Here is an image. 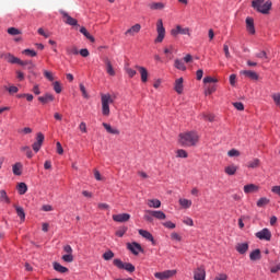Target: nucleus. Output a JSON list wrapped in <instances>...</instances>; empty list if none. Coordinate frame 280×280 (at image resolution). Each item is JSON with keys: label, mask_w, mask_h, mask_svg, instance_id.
Listing matches in <instances>:
<instances>
[{"label": "nucleus", "mask_w": 280, "mask_h": 280, "mask_svg": "<svg viewBox=\"0 0 280 280\" xmlns=\"http://www.w3.org/2000/svg\"><path fill=\"white\" fill-rule=\"evenodd\" d=\"M176 275V270H165L162 272H155L154 277L155 279L165 280V279H172Z\"/></svg>", "instance_id": "obj_8"}, {"label": "nucleus", "mask_w": 280, "mask_h": 280, "mask_svg": "<svg viewBox=\"0 0 280 280\" xmlns=\"http://www.w3.org/2000/svg\"><path fill=\"white\" fill-rule=\"evenodd\" d=\"M80 91L82 93V96L85 98V100H89V93L86 92V88L84 86V84L80 83Z\"/></svg>", "instance_id": "obj_51"}, {"label": "nucleus", "mask_w": 280, "mask_h": 280, "mask_svg": "<svg viewBox=\"0 0 280 280\" xmlns=\"http://www.w3.org/2000/svg\"><path fill=\"white\" fill-rule=\"evenodd\" d=\"M252 8L259 12L260 14H270V10L272 9V1L270 0H253Z\"/></svg>", "instance_id": "obj_2"}, {"label": "nucleus", "mask_w": 280, "mask_h": 280, "mask_svg": "<svg viewBox=\"0 0 280 280\" xmlns=\"http://www.w3.org/2000/svg\"><path fill=\"white\" fill-rule=\"evenodd\" d=\"M21 152H25L27 159H32L34 156V153L28 145L21 147Z\"/></svg>", "instance_id": "obj_39"}, {"label": "nucleus", "mask_w": 280, "mask_h": 280, "mask_svg": "<svg viewBox=\"0 0 280 280\" xmlns=\"http://www.w3.org/2000/svg\"><path fill=\"white\" fill-rule=\"evenodd\" d=\"M18 65H20V67H28V69H34V63L30 60H21L18 62Z\"/></svg>", "instance_id": "obj_42"}, {"label": "nucleus", "mask_w": 280, "mask_h": 280, "mask_svg": "<svg viewBox=\"0 0 280 280\" xmlns=\"http://www.w3.org/2000/svg\"><path fill=\"white\" fill-rule=\"evenodd\" d=\"M141 32V24H135L129 30L125 32L126 36H135V34H139Z\"/></svg>", "instance_id": "obj_17"}, {"label": "nucleus", "mask_w": 280, "mask_h": 280, "mask_svg": "<svg viewBox=\"0 0 280 280\" xmlns=\"http://www.w3.org/2000/svg\"><path fill=\"white\" fill-rule=\"evenodd\" d=\"M194 279L195 280H205V279H207V271H205L203 266L198 267L197 269H195Z\"/></svg>", "instance_id": "obj_11"}, {"label": "nucleus", "mask_w": 280, "mask_h": 280, "mask_svg": "<svg viewBox=\"0 0 280 280\" xmlns=\"http://www.w3.org/2000/svg\"><path fill=\"white\" fill-rule=\"evenodd\" d=\"M174 67L179 71H187V66H185V61H183V59H175Z\"/></svg>", "instance_id": "obj_28"}, {"label": "nucleus", "mask_w": 280, "mask_h": 280, "mask_svg": "<svg viewBox=\"0 0 280 280\" xmlns=\"http://www.w3.org/2000/svg\"><path fill=\"white\" fill-rule=\"evenodd\" d=\"M255 56L260 60H268V55L266 54L265 50H260L259 52H256Z\"/></svg>", "instance_id": "obj_48"}, {"label": "nucleus", "mask_w": 280, "mask_h": 280, "mask_svg": "<svg viewBox=\"0 0 280 280\" xmlns=\"http://www.w3.org/2000/svg\"><path fill=\"white\" fill-rule=\"evenodd\" d=\"M176 156H177V159H187V156H189V154L184 149H178L176 151Z\"/></svg>", "instance_id": "obj_41"}, {"label": "nucleus", "mask_w": 280, "mask_h": 280, "mask_svg": "<svg viewBox=\"0 0 280 280\" xmlns=\"http://www.w3.org/2000/svg\"><path fill=\"white\" fill-rule=\"evenodd\" d=\"M12 172L14 176H21V174H23V164H21V162L15 163L12 167Z\"/></svg>", "instance_id": "obj_26"}, {"label": "nucleus", "mask_w": 280, "mask_h": 280, "mask_svg": "<svg viewBox=\"0 0 280 280\" xmlns=\"http://www.w3.org/2000/svg\"><path fill=\"white\" fill-rule=\"evenodd\" d=\"M44 77L46 78V80H49V82H54V73H51L50 71L44 70Z\"/></svg>", "instance_id": "obj_54"}, {"label": "nucleus", "mask_w": 280, "mask_h": 280, "mask_svg": "<svg viewBox=\"0 0 280 280\" xmlns=\"http://www.w3.org/2000/svg\"><path fill=\"white\" fill-rule=\"evenodd\" d=\"M103 62L105 63L106 73L108 75L115 77L116 72H115V68H113V62H110V59L108 57H105L103 59Z\"/></svg>", "instance_id": "obj_12"}, {"label": "nucleus", "mask_w": 280, "mask_h": 280, "mask_svg": "<svg viewBox=\"0 0 280 280\" xmlns=\"http://www.w3.org/2000/svg\"><path fill=\"white\" fill-rule=\"evenodd\" d=\"M200 141V136L196 131H187L179 135V143L184 148H191L198 144Z\"/></svg>", "instance_id": "obj_1"}, {"label": "nucleus", "mask_w": 280, "mask_h": 280, "mask_svg": "<svg viewBox=\"0 0 280 280\" xmlns=\"http://www.w3.org/2000/svg\"><path fill=\"white\" fill-rule=\"evenodd\" d=\"M63 22L67 24V25H71L72 27H75V25H78V20L73 19L71 15H69V13H67L65 10H60L59 11Z\"/></svg>", "instance_id": "obj_7"}, {"label": "nucleus", "mask_w": 280, "mask_h": 280, "mask_svg": "<svg viewBox=\"0 0 280 280\" xmlns=\"http://www.w3.org/2000/svg\"><path fill=\"white\" fill-rule=\"evenodd\" d=\"M244 194H257L259 191V186L255 184H247L243 188Z\"/></svg>", "instance_id": "obj_16"}, {"label": "nucleus", "mask_w": 280, "mask_h": 280, "mask_svg": "<svg viewBox=\"0 0 280 280\" xmlns=\"http://www.w3.org/2000/svg\"><path fill=\"white\" fill-rule=\"evenodd\" d=\"M150 10H165V3L163 2H151L148 4Z\"/></svg>", "instance_id": "obj_24"}, {"label": "nucleus", "mask_w": 280, "mask_h": 280, "mask_svg": "<svg viewBox=\"0 0 280 280\" xmlns=\"http://www.w3.org/2000/svg\"><path fill=\"white\" fill-rule=\"evenodd\" d=\"M202 117L208 121H214L215 119V116H213V114H203Z\"/></svg>", "instance_id": "obj_62"}, {"label": "nucleus", "mask_w": 280, "mask_h": 280, "mask_svg": "<svg viewBox=\"0 0 280 280\" xmlns=\"http://www.w3.org/2000/svg\"><path fill=\"white\" fill-rule=\"evenodd\" d=\"M22 54H24V56H30L31 58H36V56H37V52L35 50L30 49V48L24 49L22 51Z\"/></svg>", "instance_id": "obj_45"}, {"label": "nucleus", "mask_w": 280, "mask_h": 280, "mask_svg": "<svg viewBox=\"0 0 280 280\" xmlns=\"http://www.w3.org/2000/svg\"><path fill=\"white\" fill-rule=\"evenodd\" d=\"M44 142H45V135H43V132H38L37 136H36L35 143H38L39 145H43Z\"/></svg>", "instance_id": "obj_47"}, {"label": "nucleus", "mask_w": 280, "mask_h": 280, "mask_svg": "<svg viewBox=\"0 0 280 280\" xmlns=\"http://www.w3.org/2000/svg\"><path fill=\"white\" fill-rule=\"evenodd\" d=\"M62 261H66V264H72L73 261V254H65L61 257Z\"/></svg>", "instance_id": "obj_46"}, {"label": "nucleus", "mask_w": 280, "mask_h": 280, "mask_svg": "<svg viewBox=\"0 0 280 280\" xmlns=\"http://www.w3.org/2000/svg\"><path fill=\"white\" fill-rule=\"evenodd\" d=\"M270 203V199L266 198V197H261L258 201H257V207H266V205Z\"/></svg>", "instance_id": "obj_44"}, {"label": "nucleus", "mask_w": 280, "mask_h": 280, "mask_svg": "<svg viewBox=\"0 0 280 280\" xmlns=\"http://www.w3.org/2000/svg\"><path fill=\"white\" fill-rule=\"evenodd\" d=\"M156 32L158 37L155 38V43H161L165 38V26H163V20H158L156 22Z\"/></svg>", "instance_id": "obj_5"}, {"label": "nucleus", "mask_w": 280, "mask_h": 280, "mask_svg": "<svg viewBox=\"0 0 280 280\" xmlns=\"http://www.w3.org/2000/svg\"><path fill=\"white\" fill-rule=\"evenodd\" d=\"M172 36H178V34H182L183 36H189L190 31L189 27H184L180 25H177L175 28H172L171 31Z\"/></svg>", "instance_id": "obj_9"}, {"label": "nucleus", "mask_w": 280, "mask_h": 280, "mask_svg": "<svg viewBox=\"0 0 280 280\" xmlns=\"http://www.w3.org/2000/svg\"><path fill=\"white\" fill-rule=\"evenodd\" d=\"M114 266L116 268H119V270H127V272H135V266L130 262H124L121 259L116 258L113 261Z\"/></svg>", "instance_id": "obj_4"}, {"label": "nucleus", "mask_w": 280, "mask_h": 280, "mask_svg": "<svg viewBox=\"0 0 280 280\" xmlns=\"http://www.w3.org/2000/svg\"><path fill=\"white\" fill-rule=\"evenodd\" d=\"M54 85V91L57 93H62V86L60 85V82L56 81L52 83Z\"/></svg>", "instance_id": "obj_53"}, {"label": "nucleus", "mask_w": 280, "mask_h": 280, "mask_svg": "<svg viewBox=\"0 0 280 280\" xmlns=\"http://www.w3.org/2000/svg\"><path fill=\"white\" fill-rule=\"evenodd\" d=\"M242 75L249 78V80H259V74L253 70H243L241 71Z\"/></svg>", "instance_id": "obj_19"}, {"label": "nucleus", "mask_w": 280, "mask_h": 280, "mask_svg": "<svg viewBox=\"0 0 280 280\" xmlns=\"http://www.w3.org/2000/svg\"><path fill=\"white\" fill-rule=\"evenodd\" d=\"M0 202L10 205V197H8V192H5V190H0Z\"/></svg>", "instance_id": "obj_38"}, {"label": "nucleus", "mask_w": 280, "mask_h": 280, "mask_svg": "<svg viewBox=\"0 0 280 280\" xmlns=\"http://www.w3.org/2000/svg\"><path fill=\"white\" fill-rule=\"evenodd\" d=\"M2 58L8 60L11 65H19V62H20L19 57H15L12 54H4V55H2Z\"/></svg>", "instance_id": "obj_21"}, {"label": "nucleus", "mask_w": 280, "mask_h": 280, "mask_svg": "<svg viewBox=\"0 0 280 280\" xmlns=\"http://www.w3.org/2000/svg\"><path fill=\"white\" fill-rule=\"evenodd\" d=\"M113 257H115V253H113V250H107L103 254V259L105 261H110V259H113Z\"/></svg>", "instance_id": "obj_43"}, {"label": "nucleus", "mask_w": 280, "mask_h": 280, "mask_svg": "<svg viewBox=\"0 0 280 280\" xmlns=\"http://www.w3.org/2000/svg\"><path fill=\"white\" fill-rule=\"evenodd\" d=\"M114 102L115 97H113V95H110L109 93L101 94L102 115L104 117L110 116V104H114Z\"/></svg>", "instance_id": "obj_3"}, {"label": "nucleus", "mask_w": 280, "mask_h": 280, "mask_svg": "<svg viewBox=\"0 0 280 280\" xmlns=\"http://www.w3.org/2000/svg\"><path fill=\"white\" fill-rule=\"evenodd\" d=\"M256 237L258 240H265V242H270V240H272V233L270 230H268V228H265L256 233Z\"/></svg>", "instance_id": "obj_6"}, {"label": "nucleus", "mask_w": 280, "mask_h": 280, "mask_svg": "<svg viewBox=\"0 0 280 280\" xmlns=\"http://www.w3.org/2000/svg\"><path fill=\"white\" fill-rule=\"evenodd\" d=\"M139 235H141V237H144V240H148L149 242H152V245L155 246L156 242L154 241V236H152V233H150L147 230H139Z\"/></svg>", "instance_id": "obj_15"}, {"label": "nucleus", "mask_w": 280, "mask_h": 280, "mask_svg": "<svg viewBox=\"0 0 280 280\" xmlns=\"http://www.w3.org/2000/svg\"><path fill=\"white\" fill-rule=\"evenodd\" d=\"M8 34H10V36H19V34H21V32L16 27H9Z\"/></svg>", "instance_id": "obj_49"}, {"label": "nucleus", "mask_w": 280, "mask_h": 280, "mask_svg": "<svg viewBox=\"0 0 280 280\" xmlns=\"http://www.w3.org/2000/svg\"><path fill=\"white\" fill-rule=\"evenodd\" d=\"M19 132H20V135H21V133H22V135H32L33 129L30 128V127H25V128H23V129H20Z\"/></svg>", "instance_id": "obj_55"}, {"label": "nucleus", "mask_w": 280, "mask_h": 280, "mask_svg": "<svg viewBox=\"0 0 280 280\" xmlns=\"http://www.w3.org/2000/svg\"><path fill=\"white\" fill-rule=\"evenodd\" d=\"M103 127L105 128L106 132H108V135H119V129L114 128L108 122H103Z\"/></svg>", "instance_id": "obj_22"}, {"label": "nucleus", "mask_w": 280, "mask_h": 280, "mask_svg": "<svg viewBox=\"0 0 280 280\" xmlns=\"http://www.w3.org/2000/svg\"><path fill=\"white\" fill-rule=\"evenodd\" d=\"M148 207H150V209H161V200H159V199H149L148 200Z\"/></svg>", "instance_id": "obj_31"}, {"label": "nucleus", "mask_w": 280, "mask_h": 280, "mask_svg": "<svg viewBox=\"0 0 280 280\" xmlns=\"http://www.w3.org/2000/svg\"><path fill=\"white\" fill-rule=\"evenodd\" d=\"M225 174H228V176H235V174L237 173V166H235L234 164L229 165L224 168Z\"/></svg>", "instance_id": "obj_32"}, {"label": "nucleus", "mask_w": 280, "mask_h": 280, "mask_svg": "<svg viewBox=\"0 0 280 280\" xmlns=\"http://www.w3.org/2000/svg\"><path fill=\"white\" fill-rule=\"evenodd\" d=\"M136 69H138L140 75H141V82L145 83L148 82V69L145 67L136 66Z\"/></svg>", "instance_id": "obj_20"}, {"label": "nucleus", "mask_w": 280, "mask_h": 280, "mask_svg": "<svg viewBox=\"0 0 280 280\" xmlns=\"http://www.w3.org/2000/svg\"><path fill=\"white\" fill-rule=\"evenodd\" d=\"M163 226H165V229H176V224L173 223L172 221L164 222Z\"/></svg>", "instance_id": "obj_60"}, {"label": "nucleus", "mask_w": 280, "mask_h": 280, "mask_svg": "<svg viewBox=\"0 0 280 280\" xmlns=\"http://www.w3.org/2000/svg\"><path fill=\"white\" fill-rule=\"evenodd\" d=\"M113 220L114 222H128V220H130V214L128 213L114 214Z\"/></svg>", "instance_id": "obj_18"}, {"label": "nucleus", "mask_w": 280, "mask_h": 280, "mask_svg": "<svg viewBox=\"0 0 280 280\" xmlns=\"http://www.w3.org/2000/svg\"><path fill=\"white\" fill-rule=\"evenodd\" d=\"M229 276H226L225 273H219L215 276L214 280H228Z\"/></svg>", "instance_id": "obj_63"}, {"label": "nucleus", "mask_w": 280, "mask_h": 280, "mask_svg": "<svg viewBox=\"0 0 280 280\" xmlns=\"http://www.w3.org/2000/svg\"><path fill=\"white\" fill-rule=\"evenodd\" d=\"M54 95L49 93L38 97V102H40L42 104H49V102H54Z\"/></svg>", "instance_id": "obj_25"}, {"label": "nucleus", "mask_w": 280, "mask_h": 280, "mask_svg": "<svg viewBox=\"0 0 280 280\" xmlns=\"http://www.w3.org/2000/svg\"><path fill=\"white\" fill-rule=\"evenodd\" d=\"M236 250L240 253V255H246L248 252V243H238L236 245Z\"/></svg>", "instance_id": "obj_23"}, {"label": "nucleus", "mask_w": 280, "mask_h": 280, "mask_svg": "<svg viewBox=\"0 0 280 280\" xmlns=\"http://www.w3.org/2000/svg\"><path fill=\"white\" fill-rule=\"evenodd\" d=\"M272 100H273L276 106H280V93L273 94Z\"/></svg>", "instance_id": "obj_58"}, {"label": "nucleus", "mask_w": 280, "mask_h": 280, "mask_svg": "<svg viewBox=\"0 0 280 280\" xmlns=\"http://www.w3.org/2000/svg\"><path fill=\"white\" fill-rule=\"evenodd\" d=\"M7 91H9L10 95H14L15 93H19V88L11 85L10 88H4Z\"/></svg>", "instance_id": "obj_52"}, {"label": "nucleus", "mask_w": 280, "mask_h": 280, "mask_svg": "<svg viewBox=\"0 0 280 280\" xmlns=\"http://www.w3.org/2000/svg\"><path fill=\"white\" fill-rule=\"evenodd\" d=\"M176 93H178V95H180L183 93V78H179L175 81V86H174Z\"/></svg>", "instance_id": "obj_33"}, {"label": "nucleus", "mask_w": 280, "mask_h": 280, "mask_svg": "<svg viewBox=\"0 0 280 280\" xmlns=\"http://www.w3.org/2000/svg\"><path fill=\"white\" fill-rule=\"evenodd\" d=\"M179 205L183 207V209H189L191 207V200L189 199H179Z\"/></svg>", "instance_id": "obj_40"}, {"label": "nucleus", "mask_w": 280, "mask_h": 280, "mask_svg": "<svg viewBox=\"0 0 280 280\" xmlns=\"http://www.w3.org/2000/svg\"><path fill=\"white\" fill-rule=\"evenodd\" d=\"M206 95H211L212 93H215V85H210L206 89Z\"/></svg>", "instance_id": "obj_59"}, {"label": "nucleus", "mask_w": 280, "mask_h": 280, "mask_svg": "<svg viewBox=\"0 0 280 280\" xmlns=\"http://www.w3.org/2000/svg\"><path fill=\"white\" fill-rule=\"evenodd\" d=\"M261 161L259 159H253L246 164V167H248L249 170H257V167H259Z\"/></svg>", "instance_id": "obj_29"}, {"label": "nucleus", "mask_w": 280, "mask_h": 280, "mask_svg": "<svg viewBox=\"0 0 280 280\" xmlns=\"http://www.w3.org/2000/svg\"><path fill=\"white\" fill-rule=\"evenodd\" d=\"M249 259L252 261H257V259H261V250L255 249L249 254Z\"/></svg>", "instance_id": "obj_34"}, {"label": "nucleus", "mask_w": 280, "mask_h": 280, "mask_svg": "<svg viewBox=\"0 0 280 280\" xmlns=\"http://www.w3.org/2000/svg\"><path fill=\"white\" fill-rule=\"evenodd\" d=\"M126 73L129 78H135L137 75V70H133L132 68H125Z\"/></svg>", "instance_id": "obj_50"}, {"label": "nucleus", "mask_w": 280, "mask_h": 280, "mask_svg": "<svg viewBox=\"0 0 280 280\" xmlns=\"http://www.w3.org/2000/svg\"><path fill=\"white\" fill-rule=\"evenodd\" d=\"M144 213H149V215H152L155 220H165V218H167L161 210H145Z\"/></svg>", "instance_id": "obj_13"}, {"label": "nucleus", "mask_w": 280, "mask_h": 280, "mask_svg": "<svg viewBox=\"0 0 280 280\" xmlns=\"http://www.w3.org/2000/svg\"><path fill=\"white\" fill-rule=\"evenodd\" d=\"M245 23L248 34L255 35V20L253 18H246Z\"/></svg>", "instance_id": "obj_14"}, {"label": "nucleus", "mask_w": 280, "mask_h": 280, "mask_svg": "<svg viewBox=\"0 0 280 280\" xmlns=\"http://www.w3.org/2000/svg\"><path fill=\"white\" fill-rule=\"evenodd\" d=\"M52 266H54V270H56V272H60L61 275L69 272V268L60 265V262H54Z\"/></svg>", "instance_id": "obj_27"}, {"label": "nucleus", "mask_w": 280, "mask_h": 280, "mask_svg": "<svg viewBox=\"0 0 280 280\" xmlns=\"http://www.w3.org/2000/svg\"><path fill=\"white\" fill-rule=\"evenodd\" d=\"M127 248L132 253V255H139V253H143V247H141V244L137 242L128 243Z\"/></svg>", "instance_id": "obj_10"}, {"label": "nucleus", "mask_w": 280, "mask_h": 280, "mask_svg": "<svg viewBox=\"0 0 280 280\" xmlns=\"http://www.w3.org/2000/svg\"><path fill=\"white\" fill-rule=\"evenodd\" d=\"M14 209L16 211V214L20 217L21 222H25V210L23 207L15 205Z\"/></svg>", "instance_id": "obj_30"}, {"label": "nucleus", "mask_w": 280, "mask_h": 280, "mask_svg": "<svg viewBox=\"0 0 280 280\" xmlns=\"http://www.w3.org/2000/svg\"><path fill=\"white\" fill-rule=\"evenodd\" d=\"M233 106L236 108V110H244V103L242 102L233 103Z\"/></svg>", "instance_id": "obj_61"}, {"label": "nucleus", "mask_w": 280, "mask_h": 280, "mask_svg": "<svg viewBox=\"0 0 280 280\" xmlns=\"http://www.w3.org/2000/svg\"><path fill=\"white\" fill-rule=\"evenodd\" d=\"M18 191H19L20 196L27 194V184L26 183L18 184Z\"/></svg>", "instance_id": "obj_36"}, {"label": "nucleus", "mask_w": 280, "mask_h": 280, "mask_svg": "<svg viewBox=\"0 0 280 280\" xmlns=\"http://www.w3.org/2000/svg\"><path fill=\"white\" fill-rule=\"evenodd\" d=\"M272 194H276L277 196H280V186H273L271 188Z\"/></svg>", "instance_id": "obj_64"}, {"label": "nucleus", "mask_w": 280, "mask_h": 280, "mask_svg": "<svg viewBox=\"0 0 280 280\" xmlns=\"http://www.w3.org/2000/svg\"><path fill=\"white\" fill-rule=\"evenodd\" d=\"M80 33L83 34V36H85V38H88V40H91V43H94L95 37H93L92 34L89 33V31H86V27L82 26L80 28Z\"/></svg>", "instance_id": "obj_35"}, {"label": "nucleus", "mask_w": 280, "mask_h": 280, "mask_svg": "<svg viewBox=\"0 0 280 280\" xmlns=\"http://www.w3.org/2000/svg\"><path fill=\"white\" fill-rule=\"evenodd\" d=\"M63 253H66V255H73V248L71 247V245H65Z\"/></svg>", "instance_id": "obj_56"}, {"label": "nucleus", "mask_w": 280, "mask_h": 280, "mask_svg": "<svg viewBox=\"0 0 280 280\" xmlns=\"http://www.w3.org/2000/svg\"><path fill=\"white\" fill-rule=\"evenodd\" d=\"M66 51H67L68 56H78V54H80V51L78 50V47H75V46L67 47Z\"/></svg>", "instance_id": "obj_37"}, {"label": "nucleus", "mask_w": 280, "mask_h": 280, "mask_svg": "<svg viewBox=\"0 0 280 280\" xmlns=\"http://www.w3.org/2000/svg\"><path fill=\"white\" fill-rule=\"evenodd\" d=\"M228 156H240V151L237 149H231L229 152H228Z\"/></svg>", "instance_id": "obj_57"}]
</instances>
